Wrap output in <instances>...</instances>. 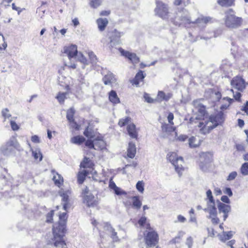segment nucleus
Wrapping results in <instances>:
<instances>
[{
    "label": "nucleus",
    "mask_w": 248,
    "mask_h": 248,
    "mask_svg": "<svg viewBox=\"0 0 248 248\" xmlns=\"http://www.w3.org/2000/svg\"><path fill=\"white\" fill-rule=\"evenodd\" d=\"M221 201L224 202V203H227V204H229L230 203V199H229V198L226 196V195H224V196H222L221 197Z\"/></svg>",
    "instance_id": "58"
},
{
    "label": "nucleus",
    "mask_w": 248,
    "mask_h": 248,
    "mask_svg": "<svg viewBox=\"0 0 248 248\" xmlns=\"http://www.w3.org/2000/svg\"><path fill=\"white\" fill-rule=\"evenodd\" d=\"M147 218L145 216L141 217L138 221V223L141 226H143L146 223Z\"/></svg>",
    "instance_id": "55"
},
{
    "label": "nucleus",
    "mask_w": 248,
    "mask_h": 248,
    "mask_svg": "<svg viewBox=\"0 0 248 248\" xmlns=\"http://www.w3.org/2000/svg\"><path fill=\"white\" fill-rule=\"evenodd\" d=\"M224 100H227L228 102L227 104L222 105L220 107V109L222 110H224L227 109L231 104L233 101V99L230 98L228 97L223 98Z\"/></svg>",
    "instance_id": "43"
},
{
    "label": "nucleus",
    "mask_w": 248,
    "mask_h": 248,
    "mask_svg": "<svg viewBox=\"0 0 248 248\" xmlns=\"http://www.w3.org/2000/svg\"><path fill=\"white\" fill-rule=\"evenodd\" d=\"M232 232H223L222 234L219 235L220 240L222 242H225L232 238Z\"/></svg>",
    "instance_id": "35"
},
{
    "label": "nucleus",
    "mask_w": 248,
    "mask_h": 248,
    "mask_svg": "<svg viewBox=\"0 0 248 248\" xmlns=\"http://www.w3.org/2000/svg\"><path fill=\"white\" fill-rule=\"evenodd\" d=\"M143 97L145 99V101L149 103H153L156 101V99H154L151 98L149 94L146 93H145L143 95Z\"/></svg>",
    "instance_id": "47"
},
{
    "label": "nucleus",
    "mask_w": 248,
    "mask_h": 248,
    "mask_svg": "<svg viewBox=\"0 0 248 248\" xmlns=\"http://www.w3.org/2000/svg\"><path fill=\"white\" fill-rule=\"evenodd\" d=\"M224 193H225V194L228 195L230 197L232 196V195H233V193H232V189L230 187H226L225 189V190L224 191Z\"/></svg>",
    "instance_id": "59"
},
{
    "label": "nucleus",
    "mask_w": 248,
    "mask_h": 248,
    "mask_svg": "<svg viewBox=\"0 0 248 248\" xmlns=\"http://www.w3.org/2000/svg\"><path fill=\"white\" fill-rule=\"evenodd\" d=\"M171 22L176 26L185 27L193 23L189 12L185 8L178 9L174 17L171 18Z\"/></svg>",
    "instance_id": "2"
},
{
    "label": "nucleus",
    "mask_w": 248,
    "mask_h": 248,
    "mask_svg": "<svg viewBox=\"0 0 248 248\" xmlns=\"http://www.w3.org/2000/svg\"><path fill=\"white\" fill-rule=\"evenodd\" d=\"M103 80L105 85H111L112 83L115 82V78L112 73L106 75L103 78Z\"/></svg>",
    "instance_id": "30"
},
{
    "label": "nucleus",
    "mask_w": 248,
    "mask_h": 248,
    "mask_svg": "<svg viewBox=\"0 0 248 248\" xmlns=\"http://www.w3.org/2000/svg\"><path fill=\"white\" fill-rule=\"evenodd\" d=\"M58 82L59 85L63 87L66 91L65 92H58L55 98L59 104L63 105L64 103L65 99H67V96L71 93V89L67 83L66 78L62 76L58 78Z\"/></svg>",
    "instance_id": "4"
},
{
    "label": "nucleus",
    "mask_w": 248,
    "mask_h": 248,
    "mask_svg": "<svg viewBox=\"0 0 248 248\" xmlns=\"http://www.w3.org/2000/svg\"><path fill=\"white\" fill-rule=\"evenodd\" d=\"M212 19L210 16H202L193 21L192 24H197L200 27H204L208 23L211 22Z\"/></svg>",
    "instance_id": "19"
},
{
    "label": "nucleus",
    "mask_w": 248,
    "mask_h": 248,
    "mask_svg": "<svg viewBox=\"0 0 248 248\" xmlns=\"http://www.w3.org/2000/svg\"><path fill=\"white\" fill-rule=\"evenodd\" d=\"M88 174L89 171L87 170H83L78 172V183H82Z\"/></svg>",
    "instance_id": "37"
},
{
    "label": "nucleus",
    "mask_w": 248,
    "mask_h": 248,
    "mask_svg": "<svg viewBox=\"0 0 248 248\" xmlns=\"http://www.w3.org/2000/svg\"><path fill=\"white\" fill-rule=\"evenodd\" d=\"M108 99L109 101L113 104H117L120 103V99L116 92L114 90H111L109 92Z\"/></svg>",
    "instance_id": "27"
},
{
    "label": "nucleus",
    "mask_w": 248,
    "mask_h": 248,
    "mask_svg": "<svg viewBox=\"0 0 248 248\" xmlns=\"http://www.w3.org/2000/svg\"><path fill=\"white\" fill-rule=\"evenodd\" d=\"M224 18L226 27L230 29H236L239 28L242 23V18L236 16L235 12L232 9H229L224 12Z\"/></svg>",
    "instance_id": "3"
},
{
    "label": "nucleus",
    "mask_w": 248,
    "mask_h": 248,
    "mask_svg": "<svg viewBox=\"0 0 248 248\" xmlns=\"http://www.w3.org/2000/svg\"><path fill=\"white\" fill-rule=\"evenodd\" d=\"M59 194L62 197L63 208L67 211L71 205L70 195L71 192L69 190H60L59 191Z\"/></svg>",
    "instance_id": "14"
},
{
    "label": "nucleus",
    "mask_w": 248,
    "mask_h": 248,
    "mask_svg": "<svg viewBox=\"0 0 248 248\" xmlns=\"http://www.w3.org/2000/svg\"><path fill=\"white\" fill-rule=\"evenodd\" d=\"M192 104L195 111L197 113L195 119L197 120H203L207 115L205 106L201 103L200 100H194Z\"/></svg>",
    "instance_id": "10"
},
{
    "label": "nucleus",
    "mask_w": 248,
    "mask_h": 248,
    "mask_svg": "<svg viewBox=\"0 0 248 248\" xmlns=\"http://www.w3.org/2000/svg\"><path fill=\"white\" fill-rule=\"evenodd\" d=\"M193 244V238L191 236L187 238L186 242V245L188 247V248H192Z\"/></svg>",
    "instance_id": "52"
},
{
    "label": "nucleus",
    "mask_w": 248,
    "mask_h": 248,
    "mask_svg": "<svg viewBox=\"0 0 248 248\" xmlns=\"http://www.w3.org/2000/svg\"><path fill=\"white\" fill-rule=\"evenodd\" d=\"M190 2L189 0H175L173 3L175 5L178 6L180 5H183L186 6Z\"/></svg>",
    "instance_id": "44"
},
{
    "label": "nucleus",
    "mask_w": 248,
    "mask_h": 248,
    "mask_svg": "<svg viewBox=\"0 0 248 248\" xmlns=\"http://www.w3.org/2000/svg\"><path fill=\"white\" fill-rule=\"evenodd\" d=\"M127 131L129 136L133 139H137L138 132L136 128V125L133 124H129L127 126Z\"/></svg>",
    "instance_id": "24"
},
{
    "label": "nucleus",
    "mask_w": 248,
    "mask_h": 248,
    "mask_svg": "<svg viewBox=\"0 0 248 248\" xmlns=\"http://www.w3.org/2000/svg\"><path fill=\"white\" fill-rule=\"evenodd\" d=\"M136 188L137 190L143 193L144 191V183L143 181H139L137 182L136 184Z\"/></svg>",
    "instance_id": "46"
},
{
    "label": "nucleus",
    "mask_w": 248,
    "mask_h": 248,
    "mask_svg": "<svg viewBox=\"0 0 248 248\" xmlns=\"http://www.w3.org/2000/svg\"><path fill=\"white\" fill-rule=\"evenodd\" d=\"M83 202L89 207H94L98 204L97 198H95L92 193H89L87 188L84 191Z\"/></svg>",
    "instance_id": "12"
},
{
    "label": "nucleus",
    "mask_w": 248,
    "mask_h": 248,
    "mask_svg": "<svg viewBox=\"0 0 248 248\" xmlns=\"http://www.w3.org/2000/svg\"><path fill=\"white\" fill-rule=\"evenodd\" d=\"M187 136L184 135H181L177 137L176 140L180 141H184L187 139Z\"/></svg>",
    "instance_id": "61"
},
{
    "label": "nucleus",
    "mask_w": 248,
    "mask_h": 248,
    "mask_svg": "<svg viewBox=\"0 0 248 248\" xmlns=\"http://www.w3.org/2000/svg\"><path fill=\"white\" fill-rule=\"evenodd\" d=\"M89 57L91 60V62L93 64L96 63L97 58L93 52H89L88 53Z\"/></svg>",
    "instance_id": "50"
},
{
    "label": "nucleus",
    "mask_w": 248,
    "mask_h": 248,
    "mask_svg": "<svg viewBox=\"0 0 248 248\" xmlns=\"http://www.w3.org/2000/svg\"><path fill=\"white\" fill-rule=\"evenodd\" d=\"M237 175V173L236 171H232L230 173L228 176L227 180L228 181H232L234 180Z\"/></svg>",
    "instance_id": "54"
},
{
    "label": "nucleus",
    "mask_w": 248,
    "mask_h": 248,
    "mask_svg": "<svg viewBox=\"0 0 248 248\" xmlns=\"http://www.w3.org/2000/svg\"><path fill=\"white\" fill-rule=\"evenodd\" d=\"M102 1L103 0H90L89 3L92 7L96 8L101 4Z\"/></svg>",
    "instance_id": "42"
},
{
    "label": "nucleus",
    "mask_w": 248,
    "mask_h": 248,
    "mask_svg": "<svg viewBox=\"0 0 248 248\" xmlns=\"http://www.w3.org/2000/svg\"><path fill=\"white\" fill-rule=\"evenodd\" d=\"M174 118V115L172 113L170 112L169 113L168 116V120L169 123L171 124H173V119Z\"/></svg>",
    "instance_id": "60"
},
{
    "label": "nucleus",
    "mask_w": 248,
    "mask_h": 248,
    "mask_svg": "<svg viewBox=\"0 0 248 248\" xmlns=\"http://www.w3.org/2000/svg\"><path fill=\"white\" fill-rule=\"evenodd\" d=\"M131 122V118L126 117L124 118L121 119L119 120L118 124L120 126L122 127L128 124Z\"/></svg>",
    "instance_id": "40"
},
{
    "label": "nucleus",
    "mask_w": 248,
    "mask_h": 248,
    "mask_svg": "<svg viewBox=\"0 0 248 248\" xmlns=\"http://www.w3.org/2000/svg\"><path fill=\"white\" fill-rule=\"evenodd\" d=\"M127 156L130 158H133L136 153V147L135 144L133 142H129L127 148Z\"/></svg>",
    "instance_id": "26"
},
{
    "label": "nucleus",
    "mask_w": 248,
    "mask_h": 248,
    "mask_svg": "<svg viewBox=\"0 0 248 248\" xmlns=\"http://www.w3.org/2000/svg\"><path fill=\"white\" fill-rule=\"evenodd\" d=\"M144 240L147 248L155 246L158 242V235L157 233L150 228L149 231L144 232Z\"/></svg>",
    "instance_id": "5"
},
{
    "label": "nucleus",
    "mask_w": 248,
    "mask_h": 248,
    "mask_svg": "<svg viewBox=\"0 0 248 248\" xmlns=\"http://www.w3.org/2000/svg\"><path fill=\"white\" fill-rule=\"evenodd\" d=\"M231 85L239 91H242L246 87L244 80L239 77H235L232 80Z\"/></svg>",
    "instance_id": "16"
},
{
    "label": "nucleus",
    "mask_w": 248,
    "mask_h": 248,
    "mask_svg": "<svg viewBox=\"0 0 248 248\" xmlns=\"http://www.w3.org/2000/svg\"><path fill=\"white\" fill-rule=\"evenodd\" d=\"M115 193L117 195H121L122 194H125V192L124 191L122 190L119 187H116L115 189H114Z\"/></svg>",
    "instance_id": "57"
},
{
    "label": "nucleus",
    "mask_w": 248,
    "mask_h": 248,
    "mask_svg": "<svg viewBox=\"0 0 248 248\" xmlns=\"http://www.w3.org/2000/svg\"><path fill=\"white\" fill-rule=\"evenodd\" d=\"M119 50L122 55L128 59L134 64H137L140 62L139 58L135 53L125 51L122 48H119Z\"/></svg>",
    "instance_id": "17"
},
{
    "label": "nucleus",
    "mask_w": 248,
    "mask_h": 248,
    "mask_svg": "<svg viewBox=\"0 0 248 248\" xmlns=\"http://www.w3.org/2000/svg\"><path fill=\"white\" fill-rule=\"evenodd\" d=\"M207 217L208 218L211 219L212 223L214 224H217L219 223V219L217 217V214H216L215 216L209 215L208 216H207Z\"/></svg>",
    "instance_id": "45"
},
{
    "label": "nucleus",
    "mask_w": 248,
    "mask_h": 248,
    "mask_svg": "<svg viewBox=\"0 0 248 248\" xmlns=\"http://www.w3.org/2000/svg\"><path fill=\"white\" fill-rule=\"evenodd\" d=\"M240 172L243 175H248V162L243 163L240 169Z\"/></svg>",
    "instance_id": "39"
},
{
    "label": "nucleus",
    "mask_w": 248,
    "mask_h": 248,
    "mask_svg": "<svg viewBox=\"0 0 248 248\" xmlns=\"http://www.w3.org/2000/svg\"><path fill=\"white\" fill-rule=\"evenodd\" d=\"M211 155L209 153L202 154L200 156V167L203 171H206L210 166Z\"/></svg>",
    "instance_id": "13"
},
{
    "label": "nucleus",
    "mask_w": 248,
    "mask_h": 248,
    "mask_svg": "<svg viewBox=\"0 0 248 248\" xmlns=\"http://www.w3.org/2000/svg\"><path fill=\"white\" fill-rule=\"evenodd\" d=\"M32 154L35 160H38L40 161L42 160L43 156L40 151H33Z\"/></svg>",
    "instance_id": "41"
},
{
    "label": "nucleus",
    "mask_w": 248,
    "mask_h": 248,
    "mask_svg": "<svg viewBox=\"0 0 248 248\" xmlns=\"http://www.w3.org/2000/svg\"><path fill=\"white\" fill-rule=\"evenodd\" d=\"M217 2L222 7H230L234 5V0H217Z\"/></svg>",
    "instance_id": "33"
},
{
    "label": "nucleus",
    "mask_w": 248,
    "mask_h": 248,
    "mask_svg": "<svg viewBox=\"0 0 248 248\" xmlns=\"http://www.w3.org/2000/svg\"><path fill=\"white\" fill-rule=\"evenodd\" d=\"M67 218L66 213H60L59 215L58 221L53 225L52 241L54 246L56 248H67L64 238L67 231Z\"/></svg>",
    "instance_id": "1"
},
{
    "label": "nucleus",
    "mask_w": 248,
    "mask_h": 248,
    "mask_svg": "<svg viewBox=\"0 0 248 248\" xmlns=\"http://www.w3.org/2000/svg\"><path fill=\"white\" fill-rule=\"evenodd\" d=\"M104 229L106 231L110 232L111 231H113V228L111 227L110 224L108 223H106L104 226Z\"/></svg>",
    "instance_id": "56"
},
{
    "label": "nucleus",
    "mask_w": 248,
    "mask_h": 248,
    "mask_svg": "<svg viewBox=\"0 0 248 248\" xmlns=\"http://www.w3.org/2000/svg\"><path fill=\"white\" fill-rule=\"evenodd\" d=\"M206 205L207 207L203 209L205 212L208 213L211 215L215 216L217 214L215 203H206Z\"/></svg>",
    "instance_id": "22"
},
{
    "label": "nucleus",
    "mask_w": 248,
    "mask_h": 248,
    "mask_svg": "<svg viewBox=\"0 0 248 248\" xmlns=\"http://www.w3.org/2000/svg\"><path fill=\"white\" fill-rule=\"evenodd\" d=\"M1 113H2V116L4 118V121L6 119H8L11 116V115L9 113V109L7 108H5L2 109V110L1 111Z\"/></svg>",
    "instance_id": "48"
},
{
    "label": "nucleus",
    "mask_w": 248,
    "mask_h": 248,
    "mask_svg": "<svg viewBox=\"0 0 248 248\" xmlns=\"http://www.w3.org/2000/svg\"><path fill=\"white\" fill-rule=\"evenodd\" d=\"M19 144L16 140H11L7 141L5 144V150H12L13 149L17 148Z\"/></svg>",
    "instance_id": "32"
},
{
    "label": "nucleus",
    "mask_w": 248,
    "mask_h": 248,
    "mask_svg": "<svg viewBox=\"0 0 248 248\" xmlns=\"http://www.w3.org/2000/svg\"><path fill=\"white\" fill-rule=\"evenodd\" d=\"M222 115L217 114L216 115H211L209 117V122H208L206 124H204L203 122H200L199 127H202L206 128V127L208 128L211 127L212 129L217 127L219 124L222 122Z\"/></svg>",
    "instance_id": "8"
},
{
    "label": "nucleus",
    "mask_w": 248,
    "mask_h": 248,
    "mask_svg": "<svg viewBox=\"0 0 248 248\" xmlns=\"http://www.w3.org/2000/svg\"><path fill=\"white\" fill-rule=\"evenodd\" d=\"M172 96L171 93H165L163 91H159L158 92L156 98V101L161 102L163 101H168Z\"/></svg>",
    "instance_id": "21"
},
{
    "label": "nucleus",
    "mask_w": 248,
    "mask_h": 248,
    "mask_svg": "<svg viewBox=\"0 0 248 248\" xmlns=\"http://www.w3.org/2000/svg\"><path fill=\"white\" fill-rule=\"evenodd\" d=\"M63 53H66L69 59L77 56L78 53V49L76 45H71L69 46L63 47Z\"/></svg>",
    "instance_id": "18"
},
{
    "label": "nucleus",
    "mask_w": 248,
    "mask_h": 248,
    "mask_svg": "<svg viewBox=\"0 0 248 248\" xmlns=\"http://www.w3.org/2000/svg\"><path fill=\"white\" fill-rule=\"evenodd\" d=\"M93 166V162L89 157H85L80 164V167L81 168H92Z\"/></svg>",
    "instance_id": "31"
},
{
    "label": "nucleus",
    "mask_w": 248,
    "mask_h": 248,
    "mask_svg": "<svg viewBox=\"0 0 248 248\" xmlns=\"http://www.w3.org/2000/svg\"><path fill=\"white\" fill-rule=\"evenodd\" d=\"M196 138L194 137H192L188 140L189 146L191 148H195L197 146V145L195 143Z\"/></svg>",
    "instance_id": "51"
},
{
    "label": "nucleus",
    "mask_w": 248,
    "mask_h": 248,
    "mask_svg": "<svg viewBox=\"0 0 248 248\" xmlns=\"http://www.w3.org/2000/svg\"><path fill=\"white\" fill-rule=\"evenodd\" d=\"M54 215V210H52L46 215V222L48 223H52L53 222V217Z\"/></svg>",
    "instance_id": "38"
},
{
    "label": "nucleus",
    "mask_w": 248,
    "mask_h": 248,
    "mask_svg": "<svg viewBox=\"0 0 248 248\" xmlns=\"http://www.w3.org/2000/svg\"><path fill=\"white\" fill-rule=\"evenodd\" d=\"M85 146L89 149H94V140H88L85 141Z\"/></svg>",
    "instance_id": "49"
},
{
    "label": "nucleus",
    "mask_w": 248,
    "mask_h": 248,
    "mask_svg": "<svg viewBox=\"0 0 248 248\" xmlns=\"http://www.w3.org/2000/svg\"><path fill=\"white\" fill-rule=\"evenodd\" d=\"M96 23L99 31H103L108 24V20L106 18H99L96 20Z\"/></svg>",
    "instance_id": "28"
},
{
    "label": "nucleus",
    "mask_w": 248,
    "mask_h": 248,
    "mask_svg": "<svg viewBox=\"0 0 248 248\" xmlns=\"http://www.w3.org/2000/svg\"><path fill=\"white\" fill-rule=\"evenodd\" d=\"M113 35L110 36V42L111 45H115L116 44H119L120 38L123 35L120 32L117 31L116 30L112 32Z\"/></svg>",
    "instance_id": "23"
},
{
    "label": "nucleus",
    "mask_w": 248,
    "mask_h": 248,
    "mask_svg": "<svg viewBox=\"0 0 248 248\" xmlns=\"http://www.w3.org/2000/svg\"><path fill=\"white\" fill-rule=\"evenodd\" d=\"M133 207L137 209H140L142 205L141 201L140 200L139 197L138 196H134L132 198Z\"/></svg>",
    "instance_id": "34"
},
{
    "label": "nucleus",
    "mask_w": 248,
    "mask_h": 248,
    "mask_svg": "<svg viewBox=\"0 0 248 248\" xmlns=\"http://www.w3.org/2000/svg\"><path fill=\"white\" fill-rule=\"evenodd\" d=\"M78 67L80 66L82 69L83 71H81L80 72L81 73L80 75V78L81 80L80 82H81V84H86V81L84 78V77H83V74L86 75L87 73L88 68L87 67L89 65V62L87 61L86 58L83 55V54L78 52Z\"/></svg>",
    "instance_id": "9"
},
{
    "label": "nucleus",
    "mask_w": 248,
    "mask_h": 248,
    "mask_svg": "<svg viewBox=\"0 0 248 248\" xmlns=\"http://www.w3.org/2000/svg\"><path fill=\"white\" fill-rule=\"evenodd\" d=\"M168 159L174 166L176 171L180 176L182 171L184 170L183 158L181 156H177L176 154L173 152L168 154Z\"/></svg>",
    "instance_id": "6"
},
{
    "label": "nucleus",
    "mask_w": 248,
    "mask_h": 248,
    "mask_svg": "<svg viewBox=\"0 0 248 248\" xmlns=\"http://www.w3.org/2000/svg\"><path fill=\"white\" fill-rule=\"evenodd\" d=\"M111 238L115 241H117L118 239V237L117 236V232H115V230L113 229V231H111L110 232Z\"/></svg>",
    "instance_id": "64"
},
{
    "label": "nucleus",
    "mask_w": 248,
    "mask_h": 248,
    "mask_svg": "<svg viewBox=\"0 0 248 248\" xmlns=\"http://www.w3.org/2000/svg\"><path fill=\"white\" fill-rule=\"evenodd\" d=\"M145 75H144L143 71L140 70L136 75L134 78L131 81L132 84L138 86L140 81H142L145 78Z\"/></svg>",
    "instance_id": "25"
},
{
    "label": "nucleus",
    "mask_w": 248,
    "mask_h": 248,
    "mask_svg": "<svg viewBox=\"0 0 248 248\" xmlns=\"http://www.w3.org/2000/svg\"><path fill=\"white\" fill-rule=\"evenodd\" d=\"M52 172L53 174L52 180L55 185L59 188L61 187L63 185V177L54 170L52 171Z\"/></svg>",
    "instance_id": "20"
},
{
    "label": "nucleus",
    "mask_w": 248,
    "mask_h": 248,
    "mask_svg": "<svg viewBox=\"0 0 248 248\" xmlns=\"http://www.w3.org/2000/svg\"><path fill=\"white\" fill-rule=\"evenodd\" d=\"M186 221V218L182 215H178L177 217V221H175V222H179L184 223Z\"/></svg>",
    "instance_id": "62"
},
{
    "label": "nucleus",
    "mask_w": 248,
    "mask_h": 248,
    "mask_svg": "<svg viewBox=\"0 0 248 248\" xmlns=\"http://www.w3.org/2000/svg\"><path fill=\"white\" fill-rule=\"evenodd\" d=\"M75 113L76 111L73 108L68 109L66 112V118L68 121L70 130L73 134L78 130V123L74 117Z\"/></svg>",
    "instance_id": "11"
},
{
    "label": "nucleus",
    "mask_w": 248,
    "mask_h": 248,
    "mask_svg": "<svg viewBox=\"0 0 248 248\" xmlns=\"http://www.w3.org/2000/svg\"><path fill=\"white\" fill-rule=\"evenodd\" d=\"M31 140L33 143H39L40 139L38 136L33 135L31 137Z\"/></svg>",
    "instance_id": "63"
},
{
    "label": "nucleus",
    "mask_w": 248,
    "mask_h": 248,
    "mask_svg": "<svg viewBox=\"0 0 248 248\" xmlns=\"http://www.w3.org/2000/svg\"><path fill=\"white\" fill-rule=\"evenodd\" d=\"M156 7L155 9V15L164 19H167L170 16V13L167 5L161 1H156Z\"/></svg>",
    "instance_id": "7"
},
{
    "label": "nucleus",
    "mask_w": 248,
    "mask_h": 248,
    "mask_svg": "<svg viewBox=\"0 0 248 248\" xmlns=\"http://www.w3.org/2000/svg\"><path fill=\"white\" fill-rule=\"evenodd\" d=\"M219 213H223V220L225 221L231 211V207L230 205L225 204L219 201H217Z\"/></svg>",
    "instance_id": "15"
},
{
    "label": "nucleus",
    "mask_w": 248,
    "mask_h": 248,
    "mask_svg": "<svg viewBox=\"0 0 248 248\" xmlns=\"http://www.w3.org/2000/svg\"><path fill=\"white\" fill-rule=\"evenodd\" d=\"M84 135L88 138H93L95 136V132L90 126H88L84 132Z\"/></svg>",
    "instance_id": "36"
},
{
    "label": "nucleus",
    "mask_w": 248,
    "mask_h": 248,
    "mask_svg": "<svg viewBox=\"0 0 248 248\" xmlns=\"http://www.w3.org/2000/svg\"><path fill=\"white\" fill-rule=\"evenodd\" d=\"M94 147L96 150H102L105 147V141L102 139H95L94 140Z\"/></svg>",
    "instance_id": "29"
},
{
    "label": "nucleus",
    "mask_w": 248,
    "mask_h": 248,
    "mask_svg": "<svg viewBox=\"0 0 248 248\" xmlns=\"http://www.w3.org/2000/svg\"><path fill=\"white\" fill-rule=\"evenodd\" d=\"M10 125L14 131H17L19 129V126L15 121H11Z\"/></svg>",
    "instance_id": "53"
}]
</instances>
